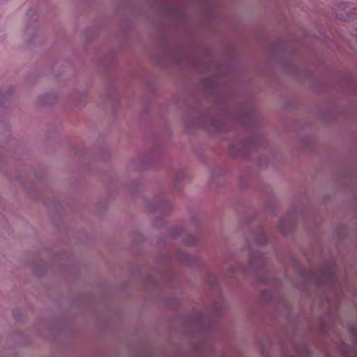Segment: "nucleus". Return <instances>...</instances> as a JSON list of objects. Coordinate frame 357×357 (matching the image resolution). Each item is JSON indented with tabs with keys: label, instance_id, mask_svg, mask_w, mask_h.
I'll list each match as a JSON object with an SVG mask.
<instances>
[{
	"label": "nucleus",
	"instance_id": "obj_1",
	"mask_svg": "<svg viewBox=\"0 0 357 357\" xmlns=\"http://www.w3.org/2000/svg\"><path fill=\"white\" fill-rule=\"evenodd\" d=\"M341 10L345 12L344 13H340V15L348 20L353 19L356 15V10L353 8L351 3L349 1H342L340 6Z\"/></svg>",
	"mask_w": 357,
	"mask_h": 357
},
{
	"label": "nucleus",
	"instance_id": "obj_2",
	"mask_svg": "<svg viewBox=\"0 0 357 357\" xmlns=\"http://www.w3.org/2000/svg\"><path fill=\"white\" fill-rule=\"evenodd\" d=\"M57 99V95L54 93H44L38 98L40 105H47L53 104Z\"/></svg>",
	"mask_w": 357,
	"mask_h": 357
},
{
	"label": "nucleus",
	"instance_id": "obj_3",
	"mask_svg": "<svg viewBox=\"0 0 357 357\" xmlns=\"http://www.w3.org/2000/svg\"><path fill=\"white\" fill-rule=\"evenodd\" d=\"M283 223H284V221L283 220H280V222H279V225H278V227L282 230L283 229Z\"/></svg>",
	"mask_w": 357,
	"mask_h": 357
}]
</instances>
